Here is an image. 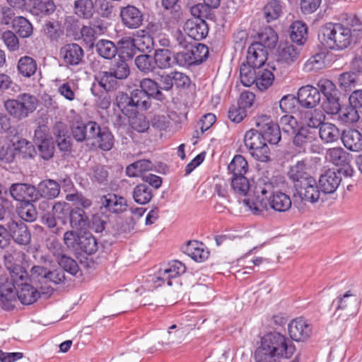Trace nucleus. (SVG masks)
Returning a JSON list of instances; mask_svg holds the SVG:
<instances>
[{"label":"nucleus","instance_id":"12","mask_svg":"<svg viewBox=\"0 0 362 362\" xmlns=\"http://www.w3.org/2000/svg\"><path fill=\"white\" fill-rule=\"evenodd\" d=\"M301 49L289 43H281L276 49V61L283 65H291L300 58Z\"/></svg>","mask_w":362,"mask_h":362},{"label":"nucleus","instance_id":"39","mask_svg":"<svg viewBox=\"0 0 362 362\" xmlns=\"http://www.w3.org/2000/svg\"><path fill=\"white\" fill-rule=\"evenodd\" d=\"M37 67L35 60L29 56L22 57L18 62L17 69L18 73L23 77H31L36 72Z\"/></svg>","mask_w":362,"mask_h":362},{"label":"nucleus","instance_id":"28","mask_svg":"<svg viewBox=\"0 0 362 362\" xmlns=\"http://www.w3.org/2000/svg\"><path fill=\"white\" fill-rule=\"evenodd\" d=\"M95 83L98 88H102L103 90L112 91L116 90L119 86V80L115 77L110 71H103L98 72L95 76Z\"/></svg>","mask_w":362,"mask_h":362},{"label":"nucleus","instance_id":"10","mask_svg":"<svg viewBox=\"0 0 362 362\" xmlns=\"http://www.w3.org/2000/svg\"><path fill=\"white\" fill-rule=\"evenodd\" d=\"M59 55L66 66H75L82 62L84 51L78 44L70 43L60 49Z\"/></svg>","mask_w":362,"mask_h":362},{"label":"nucleus","instance_id":"20","mask_svg":"<svg viewBox=\"0 0 362 362\" xmlns=\"http://www.w3.org/2000/svg\"><path fill=\"white\" fill-rule=\"evenodd\" d=\"M267 59V51L261 47L259 44L252 43L247 49L246 64L255 68H260L264 66Z\"/></svg>","mask_w":362,"mask_h":362},{"label":"nucleus","instance_id":"49","mask_svg":"<svg viewBox=\"0 0 362 362\" xmlns=\"http://www.w3.org/2000/svg\"><path fill=\"white\" fill-rule=\"evenodd\" d=\"M257 68L243 63L240 68V78L242 84L250 87L255 83Z\"/></svg>","mask_w":362,"mask_h":362},{"label":"nucleus","instance_id":"48","mask_svg":"<svg viewBox=\"0 0 362 362\" xmlns=\"http://www.w3.org/2000/svg\"><path fill=\"white\" fill-rule=\"evenodd\" d=\"M247 162L241 155L235 156L228 166L233 177L243 176L247 171Z\"/></svg>","mask_w":362,"mask_h":362},{"label":"nucleus","instance_id":"59","mask_svg":"<svg viewBox=\"0 0 362 362\" xmlns=\"http://www.w3.org/2000/svg\"><path fill=\"white\" fill-rule=\"evenodd\" d=\"M137 69L144 74L153 72L156 69L154 59L149 54H140L135 58Z\"/></svg>","mask_w":362,"mask_h":362},{"label":"nucleus","instance_id":"63","mask_svg":"<svg viewBox=\"0 0 362 362\" xmlns=\"http://www.w3.org/2000/svg\"><path fill=\"white\" fill-rule=\"evenodd\" d=\"M110 71L119 81L127 78L130 74L129 65L127 62L123 59L117 61Z\"/></svg>","mask_w":362,"mask_h":362},{"label":"nucleus","instance_id":"24","mask_svg":"<svg viewBox=\"0 0 362 362\" xmlns=\"http://www.w3.org/2000/svg\"><path fill=\"white\" fill-rule=\"evenodd\" d=\"M103 33L104 27L100 20L91 21L88 25H83L81 30L83 40L90 46H92L96 37Z\"/></svg>","mask_w":362,"mask_h":362},{"label":"nucleus","instance_id":"36","mask_svg":"<svg viewBox=\"0 0 362 362\" xmlns=\"http://www.w3.org/2000/svg\"><path fill=\"white\" fill-rule=\"evenodd\" d=\"M319 135L325 143H332L337 141L341 134L337 126L329 122H325L320 127Z\"/></svg>","mask_w":362,"mask_h":362},{"label":"nucleus","instance_id":"31","mask_svg":"<svg viewBox=\"0 0 362 362\" xmlns=\"http://www.w3.org/2000/svg\"><path fill=\"white\" fill-rule=\"evenodd\" d=\"M70 226L76 230H85L90 226L88 217L83 209L76 207L70 211Z\"/></svg>","mask_w":362,"mask_h":362},{"label":"nucleus","instance_id":"2","mask_svg":"<svg viewBox=\"0 0 362 362\" xmlns=\"http://www.w3.org/2000/svg\"><path fill=\"white\" fill-rule=\"evenodd\" d=\"M296 352L291 339L279 332H269L261 339V344L255 354L256 362H280L289 359Z\"/></svg>","mask_w":362,"mask_h":362},{"label":"nucleus","instance_id":"5","mask_svg":"<svg viewBox=\"0 0 362 362\" xmlns=\"http://www.w3.org/2000/svg\"><path fill=\"white\" fill-rule=\"evenodd\" d=\"M245 146L250 155L257 160L267 162L270 158V150L264 141V137L259 131L251 129L247 131L244 136Z\"/></svg>","mask_w":362,"mask_h":362},{"label":"nucleus","instance_id":"56","mask_svg":"<svg viewBox=\"0 0 362 362\" xmlns=\"http://www.w3.org/2000/svg\"><path fill=\"white\" fill-rule=\"evenodd\" d=\"M231 189L238 196H246L250 189L248 180L244 176L231 177Z\"/></svg>","mask_w":362,"mask_h":362},{"label":"nucleus","instance_id":"57","mask_svg":"<svg viewBox=\"0 0 362 362\" xmlns=\"http://www.w3.org/2000/svg\"><path fill=\"white\" fill-rule=\"evenodd\" d=\"M75 13L79 17L90 18L94 13L92 0H77L74 3Z\"/></svg>","mask_w":362,"mask_h":362},{"label":"nucleus","instance_id":"54","mask_svg":"<svg viewBox=\"0 0 362 362\" xmlns=\"http://www.w3.org/2000/svg\"><path fill=\"white\" fill-rule=\"evenodd\" d=\"M140 88L150 98L160 99L162 93L158 83L151 78H144L140 81Z\"/></svg>","mask_w":362,"mask_h":362},{"label":"nucleus","instance_id":"13","mask_svg":"<svg viewBox=\"0 0 362 362\" xmlns=\"http://www.w3.org/2000/svg\"><path fill=\"white\" fill-rule=\"evenodd\" d=\"M10 232V239L19 245H28L31 240V234L23 222L11 221L6 224Z\"/></svg>","mask_w":362,"mask_h":362},{"label":"nucleus","instance_id":"47","mask_svg":"<svg viewBox=\"0 0 362 362\" xmlns=\"http://www.w3.org/2000/svg\"><path fill=\"white\" fill-rule=\"evenodd\" d=\"M13 29L21 37H29L33 31V28L30 21L23 16H17L13 22Z\"/></svg>","mask_w":362,"mask_h":362},{"label":"nucleus","instance_id":"43","mask_svg":"<svg viewBox=\"0 0 362 362\" xmlns=\"http://www.w3.org/2000/svg\"><path fill=\"white\" fill-rule=\"evenodd\" d=\"M258 42L254 44H259L262 47L273 48L276 46L278 41V36L275 31L271 28H264L258 35Z\"/></svg>","mask_w":362,"mask_h":362},{"label":"nucleus","instance_id":"38","mask_svg":"<svg viewBox=\"0 0 362 362\" xmlns=\"http://www.w3.org/2000/svg\"><path fill=\"white\" fill-rule=\"evenodd\" d=\"M153 59L156 68L158 67L160 69H168L175 62L171 52L167 49H156Z\"/></svg>","mask_w":362,"mask_h":362},{"label":"nucleus","instance_id":"22","mask_svg":"<svg viewBox=\"0 0 362 362\" xmlns=\"http://www.w3.org/2000/svg\"><path fill=\"white\" fill-rule=\"evenodd\" d=\"M341 139L349 151L358 152L362 150V134L358 130L350 129L343 131Z\"/></svg>","mask_w":362,"mask_h":362},{"label":"nucleus","instance_id":"4","mask_svg":"<svg viewBox=\"0 0 362 362\" xmlns=\"http://www.w3.org/2000/svg\"><path fill=\"white\" fill-rule=\"evenodd\" d=\"M37 105V99L29 93H22L16 99H8L4 102L6 112L17 119H23L33 112Z\"/></svg>","mask_w":362,"mask_h":362},{"label":"nucleus","instance_id":"55","mask_svg":"<svg viewBox=\"0 0 362 362\" xmlns=\"http://www.w3.org/2000/svg\"><path fill=\"white\" fill-rule=\"evenodd\" d=\"M168 10H170V11L166 15L165 23L169 28L177 27L183 23L185 16L180 6H174Z\"/></svg>","mask_w":362,"mask_h":362},{"label":"nucleus","instance_id":"8","mask_svg":"<svg viewBox=\"0 0 362 362\" xmlns=\"http://www.w3.org/2000/svg\"><path fill=\"white\" fill-rule=\"evenodd\" d=\"M17 281L7 277L5 282H0V300L5 309L12 308L18 298L21 281Z\"/></svg>","mask_w":362,"mask_h":362},{"label":"nucleus","instance_id":"29","mask_svg":"<svg viewBox=\"0 0 362 362\" xmlns=\"http://www.w3.org/2000/svg\"><path fill=\"white\" fill-rule=\"evenodd\" d=\"M28 279V278L26 280L21 281L18 296V299L25 305L35 303L40 297V293L27 282Z\"/></svg>","mask_w":362,"mask_h":362},{"label":"nucleus","instance_id":"32","mask_svg":"<svg viewBox=\"0 0 362 362\" xmlns=\"http://www.w3.org/2000/svg\"><path fill=\"white\" fill-rule=\"evenodd\" d=\"M31 2L30 12L32 14L43 17L49 16L55 10L52 0H30Z\"/></svg>","mask_w":362,"mask_h":362},{"label":"nucleus","instance_id":"27","mask_svg":"<svg viewBox=\"0 0 362 362\" xmlns=\"http://www.w3.org/2000/svg\"><path fill=\"white\" fill-rule=\"evenodd\" d=\"M101 202L105 208L112 213H122L127 208L126 199L115 194H108L104 196L101 199Z\"/></svg>","mask_w":362,"mask_h":362},{"label":"nucleus","instance_id":"42","mask_svg":"<svg viewBox=\"0 0 362 362\" xmlns=\"http://www.w3.org/2000/svg\"><path fill=\"white\" fill-rule=\"evenodd\" d=\"M274 80V74L269 69H263L262 66L257 68L255 83L260 90L267 89L272 85Z\"/></svg>","mask_w":362,"mask_h":362},{"label":"nucleus","instance_id":"15","mask_svg":"<svg viewBox=\"0 0 362 362\" xmlns=\"http://www.w3.org/2000/svg\"><path fill=\"white\" fill-rule=\"evenodd\" d=\"M320 93L319 90L310 85L302 86L298 91V102L306 108H313L320 101Z\"/></svg>","mask_w":362,"mask_h":362},{"label":"nucleus","instance_id":"40","mask_svg":"<svg viewBox=\"0 0 362 362\" xmlns=\"http://www.w3.org/2000/svg\"><path fill=\"white\" fill-rule=\"evenodd\" d=\"M153 164L148 160H139L127 167L126 173L129 177L144 176L143 173L153 169Z\"/></svg>","mask_w":362,"mask_h":362},{"label":"nucleus","instance_id":"1","mask_svg":"<svg viewBox=\"0 0 362 362\" xmlns=\"http://www.w3.org/2000/svg\"><path fill=\"white\" fill-rule=\"evenodd\" d=\"M275 184L272 178L267 176H262L255 182L254 194L257 202L251 201L250 199H244L243 204L255 215H259L262 209L264 198L267 199L269 206L276 211L285 212L291 207L290 197L281 192H274Z\"/></svg>","mask_w":362,"mask_h":362},{"label":"nucleus","instance_id":"16","mask_svg":"<svg viewBox=\"0 0 362 362\" xmlns=\"http://www.w3.org/2000/svg\"><path fill=\"white\" fill-rule=\"evenodd\" d=\"M296 191L301 199L311 203H315L319 200L322 192L313 177H308V180L303 184H299Z\"/></svg>","mask_w":362,"mask_h":362},{"label":"nucleus","instance_id":"58","mask_svg":"<svg viewBox=\"0 0 362 362\" xmlns=\"http://www.w3.org/2000/svg\"><path fill=\"white\" fill-rule=\"evenodd\" d=\"M109 92L110 91L105 90H100L95 83L93 84L91 93L96 98L95 103L100 108L106 110L110 107L111 104V97Z\"/></svg>","mask_w":362,"mask_h":362},{"label":"nucleus","instance_id":"9","mask_svg":"<svg viewBox=\"0 0 362 362\" xmlns=\"http://www.w3.org/2000/svg\"><path fill=\"white\" fill-rule=\"evenodd\" d=\"M185 271L186 267L184 264L177 260L173 261L168 264V267L159 270L155 282H158V286H160L165 282H166L168 286H172V280L178 278L180 275L183 274Z\"/></svg>","mask_w":362,"mask_h":362},{"label":"nucleus","instance_id":"50","mask_svg":"<svg viewBox=\"0 0 362 362\" xmlns=\"http://www.w3.org/2000/svg\"><path fill=\"white\" fill-rule=\"evenodd\" d=\"M325 116L320 110H314L305 112L303 120L305 124L311 128H317L324 124Z\"/></svg>","mask_w":362,"mask_h":362},{"label":"nucleus","instance_id":"52","mask_svg":"<svg viewBox=\"0 0 362 362\" xmlns=\"http://www.w3.org/2000/svg\"><path fill=\"white\" fill-rule=\"evenodd\" d=\"M278 126L280 127V131L289 136H293L300 128L297 119L290 115L282 116Z\"/></svg>","mask_w":362,"mask_h":362},{"label":"nucleus","instance_id":"21","mask_svg":"<svg viewBox=\"0 0 362 362\" xmlns=\"http://www.w3.org/2000/svg\"><path fill=\"white\" fill-rule=\"evenodd\" d=\"M114 141L111 132L106 127H100L89 144L103 151H109L113 147Z\"/></svg>","mask_w":362,"mask_h":362},{"label":"nucleus","instance_id":"7","mask_svg":"<svg viewBox=\"0 0 362 362\" xmlns=\"http://www.w3.org/2000/svg\"><path fill=\"white\" fill-rule=\"evenodd\" d=\"M288 331L291 339L304 341L309 339L313 333L312 325L303 317H298L291 321Z\"/></svg>","mask_w":362,"mask_h":362},{"label":"nucleus","instance_id":"23","mask_svg":"<svg viewBox=\"0 0 362 362\" xmlns=\"http://www.w3.org/2000/svg\"><path fill=\"white\" fill-rule=\"evenodd\" d=\"M37 189V200L40 197L52 199L58 197L60 192L59 184L54 180H45L40 182Z\"/></svg>","mask_w":362,"mask_h":362},{"label":"nucleus","instance_id":"34","mask_svg":"<svg viewBox=\"0 0 362 362\" xmlns=\"http://www.w3.org/2000/svg\"><path fill=\"white\" fill-rule=\"evenodd\" d=\"M291 40L300 45L307 40L308 28L305 23L300 21H294L290 26Z\"/></svg>","mask_w":362,"mask_h":362},{"label":"nucleus","instance_id":"33","mask_svg":"<svg viewBox=\"0 0 362 362\" xmlns=\"http://www.w3.org/2000/svg\"><path fill=\"white\" fill-rule=\"evenodd\" d=\"M41 134L42 132L40 129L35 131V142L37 144L41 157L44 160H48L52 158L54 154V146L50 140L42 138Z\"/></svg>","mask_w":362,"mask_h":362},{"label":"nucleus","instance_id":"64","mask_svg":"<svg viewBox=\"0 0 362 362\" xmlns=\"http://www.w3.org/2000/svg\"><path fill=\"white\" fill-rule=\"evenodd\" d=\"M194 64H201L209 54L208 47L204 44L198 43L196 46H190Z\"/></svg>","mask_w":362,"mask_h":362},{"label":"nucleus","instance_id":"30","mask_svg":"<svg viewBox=\"0 0 362 362\" xmlns=\"http://www.w3.org/2000/svg\"><path fill=\"white\" fill-rule=\"evenodd\" d=\"M289 178L293 182L294 187L296 189L299 184H303L308 180L312 176L307 172L305 163L303 161H298L293 165L288 173Z\"/></svg>","mask_w":362,"mask_h":362},{"label":"nucleus","instance_id":"46","mask_svg":"<svg viewBox=\"0 0 362 362\" xmlns=\"http://www.w3.org/2000/svg\"><path fill=\"white\" fill-rule=\"evenodd\" d=\"M338 119L342 123L353 124L359 120V112L354 106L349 104L341 107L338 113Z\"/></svg>","mask_w":362,"mask_h":362},{"label":"nucleus","instance_id":"44","mask_svg":"<svg viewBox=\"0 0 362 362\" xmlns=\"http://www.w3.org/2000/svg\"><path fill=\"white\" fill-rule=\"evenodd\" d=\"M97 53L102 57L111 59L117 52L115 45L110 40H100L95 45Z\"/></svg>","mask_w":362,"mask_h":362},{"label":"nucleus","instance_id":"53","mask_svg":"<svg viewBox=\"0 0 362 362\" xmlns=\"http://www.w3.org/2000/svg\"><path fill=\"white\" fill-rule=\"evenodd\" d=\"M98 250V243L95 237L90 233H84L81 235L78 250L92 255Z\"/></svg>","mask_w":362,"mask_h":362},{"label":"nucleus","instance_id":"26","mask_svg":"<svg viewBox=\"0 0 362 362\" xmlns=\"http://www.w3.org/2000/svg\"><path fill=\"white\" fill-rule=\"evenodd\" d=\"M116 102L119 109L129 118L136 115L139 110L134 99H132L131 96L126 93L119 92L116 97Z\"/></svg>","mask_w":362,"mask_h":362},{"label":"nucleus","instance_id":"14","mask_svg":"<svg viewBox=\"0 0 362 362\" xmlns=\"http://www.w3.org/2000/svg\"><path fill=\"white\" fill-rule=\"evenodd\" d=\"M359 303L358 297L349 291L333 301L336 305V312L342 310L346 316L355 315L358 310Z\"/></svg>","mask_w":362,"mask_h":362},{"label":"nucleus","instance_id":"60","mask_svg":"<svg viewBox=\"0 0 362 362\" xmlns=\"http://www.w3.org/2000/svg\"><path fill=\"white\" fill-rule=\"evenodd\" d=\"M33 201L24 202L21 204L18 209L19 216L28 222L34 221L37 218V211L35 206L32 204Z\"/></svg>","mask_w":362,"mask_h":362},{"label":"nucleus","instance_id":"37","mask_svg":"<svg viewBox=\"0 0 362 362\" xmlns=\"http://www.w3.org/2000/svg\"><path fill=\"white\" fill-rule=\"evenodd\" d=\"M283 10V3L279 0H269L263 8L264 16L267 22L278 19Z\"/></svg>","mask_w":362,"mask_h":362},{"label":"nucleus","instance_id":"51","mask_svg":"<svg viewBox=\"0 0 362 362\" xmlns=\"http://www.w3.org/2000/svg\"><path fill=\"white\" fill-rule=\"evenodd\" d=\"M326 159L335 165H345L349 162L347 153L342 148H333L327 151Z\"/></svg>","mask_w":362,"mask_h":362},{"label":"nucleus","instance_id":"61","mask_svg":"<svg viewBox=\"0 0 362 362\" xmlns=\"http://www.w3.org/2000/svg\"><path fill=\"white\" fill-rule=\"evenodd\" d=\"M141 33L142 34L140 35L138 32V35L135 37V49L141 52L151 51L153 47V38L144 30Z\"/></svg>","mask_w":362,"mask_h":362},{"label":"nucleus","instance_id":"41","mask_svg":"<svg viewBox=\"0 0 362 362\" xmlns=\"http://www.w3.org/2000/svg\"><path fill=\"white\" fill-rule=\"evenodd\" d=\"M132 196L134 200L137 204H146L148 203L153 197L152 189L146 184L137 185L134 188Z\"/></svg>","mask_w":362,"mask_h":362},{"label":"nucleus","instance_id":"35","mask_svg":"<svg viewBox=\"0 0 362 362\" xmlns=\"http://www.w3.org/2000/svg\"><path fill=\"white\" fill-rule=\"evenodd\" d=\"M53 134L59 148L62 151H67L70 148V144L66 124L62 122H57L53 127Z\"/></svg>","mask_w":362,"mask_h":362},{"label":"nucleus","instance_id":"45","mask_svg":"<svg viewBox=\"0 0 362 362\" xmlns=\"http://www.w3.org/2000/svg\"><path fill=\"white\" fill-rule=\"evenodd\" d=\"M293 143L300 149H305L313 141L312 132L306 127H300L293 135Z\"/></svg>","mask_w":362,"mask_h":362},{"label":"nucleus","instance_id":"6","mask_svg":"<svg viewBox=\"0 0 362 362\" xmlns=\"http://www.w3.org/2000/svg\"><path fill=\"white\" fill-rule=\"evenodd\" d=\"M21 254L16 252H6L4 255V262L6 270L11 280H26L28 274L25 269L20 264Z\"/></svg>","mask_w":362,"mask_h":362},{"label":"nucleus","instance_id":"17","mask_svg":"<svg viewBox=\"0 0 362 362\" xmlns=\"http://www.w3.org/2000/svg\"><path fill=\"white\" fill-rule=\"evenodd\" d=\"M184 30L192 39L201 40L207 36L209 27L202 18H191L185 22Z\"/></svg>","mask_w":362,"mask_h":362},{"label":"nucleus","instance_id":"3","mask_svg":"<svg viewBox=\"0 0 362 362\" xmlns=\"http://www.w3.org/2000/svg\"><path fill=\"white\" fill-rule=\"evenodd\" d=\"M319 40L327 49L342 50L355 40L351 29L341 23H327L320 30Z\"/></svg>","mask_w":362,"mask_h":362},{"label":"nucleus","instance_id":"11","mask_svg":"<svg viewBox=\"0 0 362 362\" xmlns=\"http://www.w3.org/2000/svg\"><path fill=\"white\" fill-rule=\"evenodd\" d=\"M37 189L27 183H13L9 187V194L16 201L23 203L37 201Z\"/></svg>","mask_w":362,"mask_h":362},{"label":"nucleus","instance_id":"25","mask_svg":"<svg viewBox=\"0 0 362 362\" xmlns=\"http://www.w3.org/2000/svg\"><path fill=\"white\" fill-rule=\"evenodd\" d=\"M184 252L197 262H204L209 256V251L204 245L197 241H189L185 247Z\"/></svg>","mask_w":362,"mask_h":362},{"label":"nucleus","instance_id":"19","mask_svg":"<svg viewBox=\"0 0 362 362\" xmlns=\"http://www.w3.org/2000/svg\"><path fill=\"white\" fill-rule=\"evenodd\" d=\"M341 181L339 170L329 169L322 174L319 179L321 191L325 194H331L336 191Z\"/></svg>","mask_w":362,"mask_h":362},{"label":"nucleus","instance_id":"18","mask_svg":"<svg viewBox=\"0 0 362 362\" xmlns=\"http://www.w3.org/2000/svg\"><path fill=\"white\" fill-rule=\"evenodd\" d=\"M120 16L122 23L129 29L139 28L144 21L141 11L134 6L128 5L121 8Z\"/></svg>","mask_w":362,"mask_h":362},{"label":"nucleus","instance_id":"62","mask_svg":"<svg viewBox=\"0 0 362 362\" xmlns=\"http://www.w3.org/2000/svg\"><path fill=\"white\" fill-rule=\"evenodd\" d=\"M132 99L139 107V110H146L151 105V100L142 90L135 89L131 93Z\"/></svg>","mask_w":362,"mask_h":362}]
</instances>
